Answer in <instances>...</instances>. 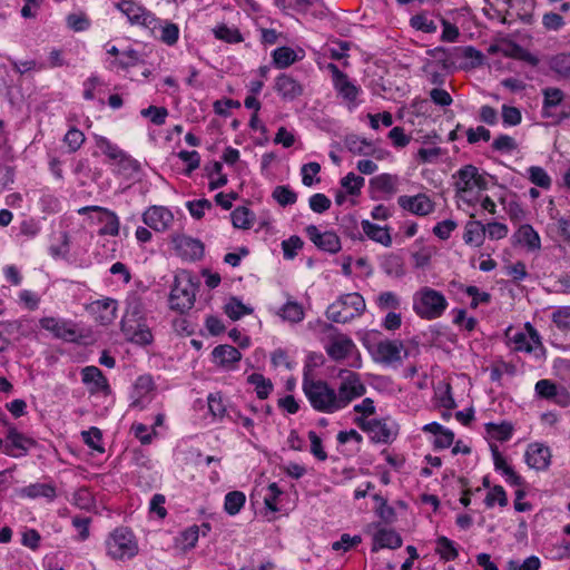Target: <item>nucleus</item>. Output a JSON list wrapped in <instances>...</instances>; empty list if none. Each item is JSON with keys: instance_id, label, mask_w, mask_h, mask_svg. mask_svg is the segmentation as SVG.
<instances>
[{"instance_id": "13d9d810", "label": "nucleus", "mask_w": 570, "mask_h": 570, "mask_svg": "<svg viewBox=\"0 0 570 570\" xmlns=\"http://www.w3.org/2000/svg\"><path fill=\"white\" fill-rule=\"evenodd\" d=\"M81 436L83 442L91 449L102 453L105 449L101 444L102 434L98 428H90L88 431H82Z\"/></svg>"}, {"instance_id": "a211bd4d", "label": "nucleus", "mask_w": 570, "mask_h": 570, "mask_svg": "<svg viewBox=\"0 0 570 570\" xmlns=\"http://www.w3.org/2000/svg\"><path fill=\"white\" fill-rule=\"evenodd\" d=\"M274 90L284 101H294L304 94V86L292 75L283 72L276 77Z\"/></svg>"}, {"instance_id": "4be33fe9", "label": "nucleus", "mask_w": 570, "mask_h": 570, "mask_svg": "<svg viewBox=\"0 0 570 570\" xmlns=\"http://www.w3.org/2000/svg\"><path fill=\"white\" fill-rule=\"evenodd\" d=\"M81 380L85 385L89 386L90 394L102 392L105 395H108L111 393L107 377L97 366L89 365L83 367L81 370Z\"/></svg>"}, {"instance_id": "338daca9", "label": "nucleus", "mask_w": 570, "mask_h": 570, "mask_svg": "<svg viewBox=\"0 0 570 570\" xmlns=\"http://www.w3.org/2000/svg\"><path fill=\"white\" fill-rule=\"evenodd\" d=\"M342 186L347 190L350 195H357L364 185V178L348 173L342 180Z\"/></svg>"}, {"instance_id": "603ef678", "label": "nucleus", "mask_w": 570, "mask_h": 570, "mask_svg": "<svg viewBox=\"0 0 570 570\" xmlns=\"http://www.w3.org/2000/svg\"><path fill=\"white\" fill-rule=\"evenodd\" d=\"M122 318L146 320L144 304L139 297L132 296L127 299L126 312Z\"/></svg>"}, {"instance_id": "a18cd8bd", "label": "nucleus", "mask_w": 570, "mask_h": 570, "mask_svg": "<svg viewBox=\"0 0 570 570\" xmlns=\"http://www.w3.org/2000/svg\"><path fill=\"white\" fill-rule=\"evenodd\" d=\"M225 313L233 321H237L245 315L252 314L253 308L246 306L236 297H232L224 307Z\"/></svg>"}, {"instance_id": "72a5a7b5", "label": "nucleus", "mask_w": 570, "mask_h": 570, "mask_svg": "<svg viewBox=\"0 0 570 570\" xmlns=\"http://www.w3.org/2000/svg\"><path fill=\"white\" fill-rule=\"evenodd\" d=\"M364 234L372 240L382 244L385 247L392 245V237L387 227H381L370 220L362 222Z\"/></svg>"}, {"instance_id": "39448f33", "label": "nucleus", "mask_w": 570, "mask_h": 570, "mask_svg": "<svg viewBox=\"0 0 570 570\" xmlns=\"http://www.w3.org/2000/svg\"><path fill=\"white\" fill-rule=\"evenodd\" d=\"M542 117L551 119L552 124H560L570 118V98L556 87L542 89Z\"/></svg>"}, {"instance_id": "de8ad7c7", "label": "nucleus", "mask_w": 570, "mask_h": 570, "mask_svg": "<svg viewBox=\"0 0 570 570\" xmlns=\"http://www.w3.org/2000/svg\"><path fill=\"white\" fill-rule=\"evenodd\" d=\"M552 321L570 344V307H560L552 313Z\"/></svg>"}, {"instance_id": "9b49d317", "label": "nucleus", "mask_w": 570, "mask_h": 570, "mask_svg": "<svg viewBox=\"0 0 570 570\" xmlns=\"http://www.w3.org/2000/svg\"><path fill=\"white\" fill-rule=\"evenodd\" d=\"M327 70L332 73L333 86L338 96L346 101L350 110L354 109L358 105L357 97L362 92L361 87L352 82L335 63H328Z\"/></svg>"}, {"instance_id": "e2e57ef3", "label": "nucleus", "mask_w": 570, "mask_h": 570, "mask_svg": "<svg viewBox=\"0 0 570 570\" xmlns=\"http://www.w3.org/2000/svg\"><path fill=\"white\" fill-rule=\"evenodd\" d=\"M551 68L559 75L570 78V53H559L551 59Z\"/></svg>"}, {"instance_id": "aec40b11", "label": "nucleus", "mask_w": 570, "mask_h": 570, "mask_svg": "<svg viewBox=\"0 0 570 570\" xmlns=\"http://www.w3.org/2000/svg\"><path fill=\"white\" fill-rule=\"evenodd\" d=\"M142 222L156 232H165L173 224L174 215L164 206H150L142 214Z\"/></svg>"}, {"instance_id": "0e129e2a", "label": "nucleus", "mask_w": 570, "mask_h": 570, "mask_svg": "<svg viewBox=\"0 0 570 570\" xmlns=\"http://www.w3.org/2000/svg\"><path fill=\"white\" fill-rule=\"evenodd\" d=\"M304 243L301 237L293 235L282 242L284 258L293 259L297 255V250L303 247Z\"/></svg>"}, {"instance_id": "f03ea898", "label": "nucleus", "mask_w": 570, "mask_h": 570, "mask_svg": "<svg viewBox=\"0 0 570 570\" xmlns=\"http://www.w3.org/2000/svg\"><path fill=\"white\" fill-rule=\"evenodd\" d=\"M198 286L199 282L195 281L190 273L181 272L176 275L169 295L171 309L180 313L189 311L195 304Z\"/></svg>"}, {"instance_id": "c756f323", "label": "nucleus", "mask_w": 570, "mask_h": 570, "mask_svg": "<svg viewBox=\"0 0 570 570\" xmlns=\"http://www.w3.org/2000/svg\"><path fill=\"white\" fill-rule=\"evenodd\" d=\"M214 362H216L222 367H228L240 361L242 354L240 352L228 344H220L216 346L212 352Z\"/></svg>"}, {"instance_id": "79ce46f5", "label": "nucleus", "mask_w": 570, "mask_h": 570, "mask_svg": "<svg viewBox=\"0 0 570 570\" xmlns=\"http://www.w3.org/2000/svg\"><path fill=\"white\" fill-rule=\"evenodd\" d=\"M272 198L282 207L294 205L297 194L287 185H278L273 189Z\"/></svg>"}, {"instance_id": "bb28decb", "label": "nucleus", "mask_w": 570, "mask_h": 570, "mask_svg": "<svg viewBox=\"0 0 570 570\" xmlns=\"http://www.w3.org/2000/svg\"><path fill=\"white\" fill-rule=\"evenodd\" d=\"M21 498L37 499L45 498L53 501L57 497L56 487L51 483H32L18 490Z\"/></svg>"}, {"instance_id": "c85d7f7f", "label": "nucleus", "mask_w": 570, "mask_h": 570, "mask_svg": "<svg viewBox=\"0 0 570 570\" xmlns=\"http://www.w3.org/2000/svg\"><path fill=\"white\" fill-rule=\"evenodd\" d=\"M491 452L495 470L505 475L507 482L512 485H522L523 479L507 463L497 445H491Z\"/></svg>"}, {"instance_id": "69168bd1", "label": "nucleus", "mask_w": 570, "mask_h": 570, "mask_svg": "<svg viewBox=\"0 0 570 570\" xmlns=\"http://www.w3.org/2000/svg\"><path fill=\"white\" fill-rule=\"evenodd\" d=\"M178 157L187 164V168L185 169V174L187 176H189L200 165V155L196 150H180L178 153Z\"/></svg>"}, {"instance_id": "e433bc0d", "label": "nucleus", "mask_w": 570, "mask_h": 570, "mask_svg": "<svg viewBox=\"0 0 570 570\" xmlns=\"http://www.w3.org/2000/svg\"><path fill=\"white\" fill-rule=\"evenodd\" d=\"M233 226L239 229H249L253 226L255 214L245 206L236 207L230 213Z\"/></svg>"}, {"instance_id": "58836bf2", "label": "nucleus", "mask_w": 570, "mask_h": 570, "mask_svg": "<svg viewBox=\"0 0 570 570\" xmlns=\"http://www.w3.org/2000/svg\"><path fill=\"white\" fill-rule=\"evenodd\" d=\"M247 382L255 386L257 397L265 400L273 391V383L269 379H266L259 373H253L247 377Z\"/></svg>"}, {"instance_id": "680f3d73", "label": "nucleus", "mask_w": 570, "mask_h": 570, "mask_svg": "<svg viewBox=\"0 0 570 570\" xmlns=\"http://www.w3.org/2000/svg\"><path fill=\"white\" fill-rule=\"evenodd\" d=\"M142 117L149 118L156 126L165 124L168 110L165 107L149 106L140 111Z\"/></svg>"}, {"instance_id": "20e7f679", "label": "nucleus", "mask_w": 570, "mask_h": 570, "mask_svg": "<svg viewBox=\"0 0 570 570\" xmlns=\"http://www.w3.org/2000/svg\"><path fill=\"white\" fill-rule=\"evenodd\" d=\"M365 306V301L358 293L345 294L327 307L326 316L332 322L344 324L361 316Z\"/></svg>"}, {"instance_id": "f704fd0d", "label": "nucleus", "mask_w": 570, "mask_h": 570, "mask_svg": "<svg viewBox=\"0 0 570 570\" xmlns=\"http://www.w3.org/2000/svg\"><path fill=\"white\" fill-rule=\"evenodd\" d=\"M465 244L481 246L485 239V225L479 220H470L463 234Z\"/></svg>"}, {"instance_id": "a878e982", "label": "nucleus", "mask_w": 570, "mask_h": 570, "mask_svg": "<svg viewBox=\"0 0 570 570\" xmlns=\"http://www.w3.org/2000/svg\"><path fill=\"white\" fill-rule=\"evenodd\" d=\"M513 239L517 244L527 247L530 252H535L541 248L540 236L529 224L521 225L513 234Z\"/></svg>"}, {"instance_id": "9d476101", "label": "nucleus", "mask_w": 570, "mask_h": 570, "mask_svg": "<svg viewBox=\"0 0 570 570\" xmlns=\"http://www.w3.org/2000/svg\"><path fill=\"white\" fill-rule=\"evenodd\" d=\"M355 424L370 435L374 443L390 444L397 435V429L394 424H389L384 419L366 420L356 417Z\"/></svg>"}, {"instance_id": "2f4dec72", "label": "nucleus", "mask_w": 570, "mask_h": 570, "mask_svg": "<svg viewBox=\"0 0 570 570\" xmlns=\"http://www.w3.org/2000/svg\"><path fill=\"white\" fill-rule=\"evenodd\" d=\"M344 146L353 155L374 156L376 151L371 141L357 135L346 136Z\"/></svg>"}, {"instance_id": "c9c22d12", "label": "nucleus", "mask_w": 570, "mask_h": 570, "mask_svg": "<svg viewBox=\"0 0 570 570\" xmlns=\"http://www.w3.org/2000/svg\"><path fill=\"white\" fill-rule=\"evenodd\" d=\"M381 268L387 276L394 278H400L405 274L403 259L396 254L385 255L381 262Z\"/></svg>"}, {"instance_id": "412c9836", "label": "nucleus", "mask_w": 570, "mask_h": 570, "mask_svg": "<svg viewBox=\"0 0 570 570\" xmlns=\"http://www.w3.org/2000/svg\"><path fill=\"white\" fill-rule=\"evenodd\" d=\"M397 204L401 208L411 212L417 216H426L434 212L435 204L425 194H417L415 196H400Z\"/></svg>"}, {"instance_id": "6ab92c4d", "label": "nucleus", "mask_w": 570, "mask_h": 570, "mask_svg": "<svg viewBox=\"0 0 570 570\" xmlns=\"http://www.w3.org/2000/svg\"><path fill=\"white\" fill-rule=\"evenodd\" d=\"M117 301L110 297L97 299L87 306V311L92 314L101 325L111 324L117 317Z\"/></svg>"}, {"instance_id": "09e8293b", "label": "nucleus", "mask_w": 570, "mask_h": 570, "mask_svg": "<svg viewBox=\"0 0 570 570\" xmlns=\"http://www.w3.org/2000/svg\"><path fill=\"white\" fill-rule=\"evenodd\" d=\"M487 432L495 440L500 442L508 441L512 436L513 426L509 422H502L500 424L497 423H488L485 425Z\"/></svg>"}, {"instance_id": "393cba45", "label": "nucleus", "mask_w": 570, "mask_h": 570, "mask_svg": "<svg viewBox=\"0 0 570 570\" xmlns=\"http://www.w3.org/2000/svg\"><path fill=\"white\" fill-rule=\"evenodd\" d=\"M403 343L401 341H381L377 343L375 348V360L384 363L392 364L401 361V352L403 350Z\"/></svg>"}, {"instance_id": "8fccbe9b", "label": "nucleus", "mask_w": 570, "mask_h": 570, "mask_svg": "<svg viewBox=\"0 0 570 570\" xmlns=\"http://www.w3.org/2000/svg\"><path fill=\"white\" fill-rule=\"evenodd\" d=\"M155 387L154 380L150 375H140L134 385V394L137 399L144 397L149 392H151ZM139 403L138 400H135L131 406H137Z\"/></svg>"}, {"instance_id": "b1692460", "label": "nucleus", "mask_w": 570, "mask_h": 570, "mask_svg": "<svg viewBox=\"0 0 570 570\" xmlns=\"http://www.w3.org/2000/svg\"><path fill=\"white\" fill-rule=\"evenodd\" d=\"M355 348L354 342L345 334H337L330 338L325 350L334 361L346 358Z\"/></svg>"}, {"instance_id": "f3484780", "label": "nucleus", "mask_w": 570, "mask_h": 570, "mask_svg": "<svg viewBox=\"0 0 570 570\" xmlns=\"http://www.w3.org/2000/svg\"><path fill=\"white\" fill-rule=\"evenodd\" d=\"M173 243L177 255L183 259L195 262L204 256L205 247L199 239L181 235L174 237Z\"/></svg>"}, {"instance_id": "6e6d98bb", "label": "nucleus", "mask_w": 570, "mask_h": 570, "mask_svg": "<svg viewBox=\"0 0 570 570\" xmlns=\"http://www.w3.org/2000/svg\"><path fill=\"white\" fill-rule=\"evenodd\" d=\"M85 140L83 132L76 127H71L63 137V142L68 146L69 153H76Z\"/></svg>"}, {"instance_id": "dca6fc26", "label": "nucleus", "mask_w": 570, "mask_h": 570, "mask_svg": "<svg viewBox=\"0 0 570 570\" xmlns=\"http://www.w3.org/2000/svg\"><path fill=\"white\" fill-rule=\"evenodd\" d=\"M306 236L321 250L336 254L341 250L340 237L333 232L322 233L315 225L305 228Z\"/></svg>"}, {"instance_id": "c03bdc74", "label": "nucleus", "mask_w": 570, "mask_h": 570, "mask_svg": "<svg viewBox=\"0 0 570 570\" xmlns=\"http://www.w3.org/2000/svg\"><path fill=\"white\" fill-rule=\"evenodd\" d=\"M246 502L242 491H230L225 495L224 509L229 515H236Z\"/></svg>"}, {"instance_id": "3c124183", "label": "nucleus", "mask_w": 570, "mask_h": 570, "mask_svg": "<svg viewBox=\"0 0 570 570\" xmlns=\"http://www.w3.org/2000/svg\"><path fill=\"white\" fill-rule=\"evenodd\" d=\"M528 178L533 185L543 189H549L551 186V178L542 167L531 166L528 168Z\"/></svg>"}, {"instance_id": "a19ab883", "label": "nucleus", "mask_w": 570, "mask_h": 570, "mask_svg": "<svg viewBox=\"0 0 570 570\" xmlns=\"http://www.w3.org/2000/svg\"><path fill=\"white\" fill-rule=\"evenodd\" d=\"M272 57L274 65L279 69L287 68L297 60L296 52L289 47L276 48Z\"/></svg>"}, {"instance_id": "ddd939ff", "label": "nucleus", "mask_w": 570, "mask_h": 570, "mask_svg": "<svg viewBox=\"0 0 570 570\" xmlns=\"http://www.w3.org/2000/svg\"><path fill=\"white\" fill-rule=\"evenodd\" d=\"M90 212L97 213L98 223L104 225L98 232L100 236H117L119 234L120 223L115 212L100 206H85L78 209L79 215H86Z\"/></svg>"}, {"instance_id": "774afa93", "label": "nucleus", "mask_w": 570, "mask_h": 570, "mask_svg": "<svg viewBox=\"0 0 570 570\" xmlns=\"http://www.w3.org/2000/svg\"><path fill=\"white\" fill-rule=\"evenodd\" d=\"M309 208L317 214H322L330 209L332 202L331 199L321 193L314 194L309 197Z\"/></svg>"}, {"instance_id": "bf43d9fd", "label": "nucleus", "mask_w": 570, "mask_h": 570, "mask_svg": "<svg viewBox=\"0 0 570 570\" xmlns=\"http://www.w3.org/2000/svg\"><path fill=\"white\" fill-rule=\"evenodd\" d=\"M215 37L229 43L243 41V37L238 29L229 28L226 24L218 26L214 29Z\"/></svg>"}, {"instance_id": "7ed1b4c3", "label": "nucleus", "mask_w": 570, "mask_h": 570, "mask_svg": "<svg viewBox=\"0 0 570 570\" xmlns=\"http://www.w3.org/2000/svg\"><path fill=\"white\" fill-rule=\"evenodd\" d=\"M448 307L445 296L431 287H422L413 297V309L422 318L434 320L442 316Z\"/></svg>"}, {"instance_id": "4d7b16f0", "label": "nucleus", "mask_w": 570, "mask_h": 570, "mask_svg": "<svg viewBox=\"0 0 570 570\" xmlns=\"http://www.w3.org/2000/svg\"><path fill=\"white\" fill-rule=\"evenodd\" d=\"M140 61V55L134 49L125 50L120 53L119 58L115 59L111 63L121 69H128L137 66Z\"/></svg>"}, {"instance_id": "37998d69", "label": "nucleus", "mask_w": 570, "mask_h": 570, "mask_svg": "<svg viewBox=\"0 0 570 570\" xmlns=\"http://www.w3.org/2000/svg\"><path fill=\"white\" fill-rule=\"evenodd\" d=\"M278 315L284 320L292 323H298L304 318V309L297 302L288 301L282 306Z\"/></svg>"}, {"instance_id": "7c9ffc66", "label": "nucleus", "mask_w": 570, "mask_h": 570, "mask_svg": "<svg viewBox=\"0 0 570 570\" xmlns=\"http://www.w3.org/2000/svg\"><path fill=\"white\" fill-rule=\"evenodd\" d=\"M403 540L401 535L392 530V529H380L374 534V547L373 551H376L377 549H397L402 546Z\"/></svg>"}, {"instance_id": "49530a36", "label": "nucleus", "mask_w": 570, "mask_h": 570, "mask_svg": "<svg viewBox=\"0 0 570 570\" xmlns=\"http://www.w3.org/2000/svg\"><path fill=\"white\" fill-rule=\"evenodd\" d=\"M96 146L100 149V151L110 160V164L114 163L120 155L124 153L117 145L112 144L108 138L104 136H95Z\"/></svg>"}, {"instance_id": "423d86ee", "label": "nucleus", "mask_w": 570, "mask_h": 570, "mask_svg": "<svg viewBox=\"0 0 570 570\" xmlns=\"http://www.w3.org/2000/svg\"><path fill=\"white\" fill-rule=\"evenodd\" d=\"M108 556L114 560L131 559L138 553L134 533L125 527L115 529L106 540Z\"/></svg>"}, {"instance_id": "0eeeda50", "label": "nucleus", "mask_w": 570, "mask_h": 570, "mask_svg": "<svg viewBox=\"0 0 570 570\" xmlns=\"http://www.w3.org/2000/svg\"><path fill=\"white\" fill-rule=\"evenodd\" d=\"M524 331H514L509 327L505 332V337L511 348L518 352L532 353L539 351V356H544L546 350L541 342L538 331L528 322L524 325Z\"/></svg>"}, {"instance_id": "473e14b6", "label": "nucleus", "mask_w": 570, "mask_h": 570, "mask_svg": "<svg viewBox=\"0 0 570 570\" xmlns=\"http://www.w3.org/2000/svg\"><path fill=\"white\" fill-rule=\"evenodd\" d=\"M115 171L126 178H131L140 171V164L130 155L124 151L114 163Z\"/></svg>"}, {"instance_id": "5701e85b", "label": "nucleus", "mask_w": 570, "mask_h": 570, "mask_svg": "<svg viewBox=\"0 0 570 570\" xmlns=\"http://www.w3.org/2000/svg\"><path fill=\"white\" fill-rule=\"evenodd\" d=\"M524 459L529 468L537 471H544L551 463V451L549 446L541 443H531L528 445Z\"/></svg>"}, {"instance_id": "052dcab7", "label": "nucleus", "mask_w": 570, "mask_h": 570, "mask_svg": "<svg viewBox=\"0 0 570 570\" xmlns=\"http://www.w3.org/2000/svg\"><path fill=\"white\" fill-rule=\"evenodd\" d=\"M484 503L488 508H493L495 503L500 507L508 504V498L504 489L501 485H494L487 494Z\"/></svg>"}, {"instance_id": "2eb2a0df", "label": "nucleus", "mask_w": 570, "mask_h": 570, "mask_svg": "<svg viewBox=\"0 0 570 570\" xmlns=\"http://www.w3.org/2000/svg\"><path fill=\"white\" fill-rule=\"evenodd\" d=\"M36 444L35 440L20 433L16 426L10 425L7 430L3 452L12 458L24 455L29 448Z\"/></svg>"}, {"instance_id": "1a4fd4ad", "label": "nucleus", "mask_w": 570, "mask_h": 570, "mask_svg": "<svg viewBox=\"0 0 570 570\" xmlns=\"http://www.w3.org/2000/svg\"><path fill=\"white\" fill-rule=\"evenodd\" d=\"M42 330L51 333L55 338L70 343H78L83 335L80 334L78 325L72 320L45 316L39 320Z\"/></svg>"}, {"instance_id": "5fc2aeb1", "label": "nucleus", "mask_w": 570, "mask_h": 570, "mask_svg": "<svg viewBox=\"0 0 570 570\" xmlns=\"http://www.w3.org/2000/svg\"><path fill=\"white\" fill-rule=\"evenodd\" d=\"M227 419L235 424H240L252 436H256L254 431V421L250 417L244 415L239 410L234 407L229 409L227 412Z\"/></svg>"}, {"instance_id": "4c0bfd02", "label": "nucleus", "mask_w": 570, "mask_h": 570, "mask_svg": "<svg viewBox=\"0 0 570 570\" xmlns=\"http://www.w3.org/2000/svg\"><path fill=\"white\" fill-rule=\"evenodd\" d=\"M156 29L159 30L158 37L164 43L168 46H174L178 41L179 28L176 23L161 21L158 19Z\"/></svg>"}, {"instance_id": "864d4df0", "label": "nucleus", "mask_w": 570, "mask_h": 570, "mask_svg": "<svg viewBox=\"0 0 570 570\" xmlns=\"http://www.w3.org/2000/svg\"><path fill=\"white\" fill-rule=\"evenodd\" d=\"M410 26L419 31H423L425 33H433L436 31L438 27L435 22L429 19L426 13H417L411 17Z\"/></svg>"}, {"instance_id": "4468645a", "label": "nucleus", "mask_w": 570, "mask_h": 570, "mask_svg": "<svg viewBox=\"0 0 570 570\" xmlns=\"http://www.w3.org/2000/svg\"><path fill=\"white\" fill-rule=\"evenodd\" d=\"M115 7L121 11L131 23H139L154 31L156 30L158 19L137 3L130 0H124L115 3Z\"/></svg>"}, {"instance_id": "f257e3e1", "label": "nucleus", "mask_w": 570, "mask_h": 570, "mask_svg": "<svg viewBox=\"0 0 570 570\" xmlns=\"http://www.w3.org/2000/svg\"><path fill=\"white\" fill-rule=\"evenodd\" d=\"M303 391L312 407L322 413L340 411L336 390L323 380H313L304 374Z\"/></svg>"}, {"instance_id": "ea45409f", "label": "nucleus", "mask_w": 570, "mask_h": 570, "mask_svg": "<svg viewBox=\"0 0 570 570\" xmlns=\"http://www.w3.org/2000/svg\"><path fill=\"white\" fill-rule=\"evenodd\" d=\"M435 552L444 561H452L459 557V551L454 542L444 535L436 539Z\"/></svg>"}, {"instance_id": "6e6552de", "label": "nucleus", "mask_w": 570, "mask_h": 570, "mask_svg": "<svg viewBox=\"0 0 570 570\" xmlns=\"http://www.w3.org/2000/svg\"><path fill=\"white\" fill-rule=\"evenodd\" d=\"M341 383L336 390L338 409H345L353 400L363 396L366 387L362 383L360 375L350 370H343L340 373Z\"/></svg>"}, {"instance_id": "f8f14e48", "label": "nucleus", "mask_w": 570, "mask_h": 570, "mask_svg": "<svg viewBox=\"0 0 570 570\" xmlns=\"http://www.w3.org/2000/svg\"><path fill=\"white\" fill-rule=\"evenodd\" d=\"M120 330L126 341L136 345L147 346L154 341V335L147 324V320L122 318Z\"/></svg>"}, {"instance_id": "cd10ccee", "label": "nucleus", "mask_w": 570, "mask_h": 570, "mask_svg": "<svg viewBox=\"0 0 570 570\" xmlns=\"http://www.w3.org/2000/svg\"><path fill=\"white\" fill-rule=\"evenodd\" d=\"M478 168L473 165L461 167L454 175V187L458 193H468L475 187V177Z\"/></svg>"}]
</instances>
